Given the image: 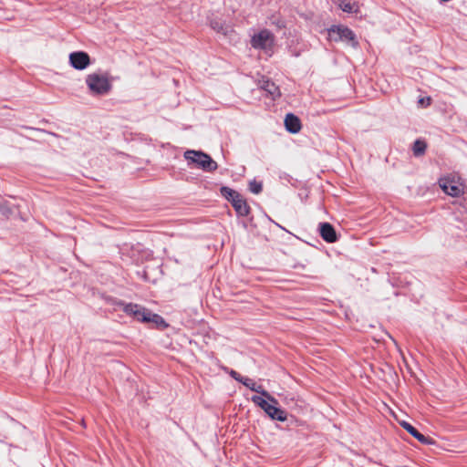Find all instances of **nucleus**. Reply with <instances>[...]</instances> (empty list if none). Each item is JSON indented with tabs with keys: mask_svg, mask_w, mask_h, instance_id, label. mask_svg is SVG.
<instances>
[{
	"mask_svg": "<svg viewBox=\"0 0 467 467\" xmlns=\"http://www.w3.org/2000/svg\"><path fill=\"white\" fill-rule=\"evenodd\" d=\"M116 305L118 306H121L122 311L126 315L132 317L135 320L145 324H151L152 328L163 331L169 327V324L161 315L151 312L141 305L125 303L121 300H119Z\"/></svg>",
	"mask_w": 467,
	"mask_h": 467,
	"instance_id": "f257e3e1",
	"label": "nucleus"
},
{
	"mask_svg": "<svg viewBox=\"0 0 467 467\" xmlns=\"http://www.w3.org/2000/svg\"><path fill=\"white\" fill-rule=\"evenodd\" d=\"M220 192L234 207L237 216L247 217L251 226L255 227L256 223L254 222V216L251 215V208L246 200L235 190L228 187L222 186Z\"/></svg>",
	"mask_w": 467,
	"mask_h": 467,
	"instance_id": "f03ea898",
	"label": "nucleus"
},
{
	"mask_svg": "<svg viewBox=\"0 0 467 467\" xmlns=\"http://www.w3.org/2000/svg\"><path fill=\"white\" fill-rule=\"evenodd\" d=\"M184 158L189 165H194L203 171L211 172L218 168L216 161L202 150H187L184 152Z\"/></svg>",
	"mask_w": 467,
	"mask_h": 467,
	"instance_id": "7ed1b4c3",
	"label": "nucleus"
},
{
	"mask_svg": "<svg viewBox=\"0 0 467 467\" xmlns=\"http://www.w3.org/2000/svg\"><path fill=\"white\" fill-rule=\"evenodd\" d=\"M86 85L90 94L94 96H104L112 89V84L108 77V73H91L86 77Z\"/></svg>",
	"mask_w": 467,
	"mask_h": 467,
	"instance_id": "20e7f679",
	"label": "nucleus"
},
{
	"mask_svg": "<svg viewBox=\"0 0 467 467\" xmlns=\"http://www.w3.org/2000/svg\"><path fill=\"white\" fill-rule=\"evenodd\" d=\"M328 38L335 42H344L354 48L358 46L355 33L345 26H332L328 29Z\"/></svg>",
	"mask_w": 467,
	"mask_h": 467,
	"instance_id": "39448f33",
	"label": "nucleus"
},
{
	"mask_svg": "<svg viewBox=\"0 0 467 467\" xmlns=\"http://www.w3.org/2000/svg\"><path fill=\"white\" fill-rule=\"evenodd\" d=\"M265 413L272 420L285 421L287 418L285 410H282L276 400H275L266 391H265Z\"/></svg>",
	"mask_w": 467,
	"mask_h": 467,
	"instance_id": "423d86ee",
	"label": "nucleus"
},
{
	"mask_svg": "<svg viewBox=\"0 0 467 467\" xmlns=\"http://www.w3.org/2000/svg\"><path fill=\"white\" fill-rule=\"evenodd\" d=\"M439 183L443 192L448 195L458 197L463 193L462 184L455 180L454 177L441 178Z\"/></svg>",
	"mask_w": 467,
	"mask_h": 467,
	"instance_id": "0eeeda50",
	"label": "nucleus"
},
{
	"mask_svg": "<svg viewBox=\"0 0 467 467\" xmlns=\"http://www.w3.org/2000/svg\"><path fill=\"white\" fill-rule=\"evenodd\" d=\"M68 62L77 70H84L91 64L90 57L85 51L71 52L68 57Z\"/></svg>",
	"mask_w": 467,
	"mask_h": 467,
	"instance_id": "6e6552de",
	"label": "nucleus"
},
{
	"mask_svg": "<svg viewBox=\"0 0 467 467\" xmlns=\"http://www.w3.org/2000/svg\"><path fill=\"white\" fill-rule=\"evenodd\" d=\"M319 233L321 237L327 243H335L337 240L334 227L328 223L319 224Z\"/></svg>",
	"mask_w": 467,
	"mask_h": 467,
	"instance_id": "1a4fd4ad",
	"label": "nucleus"
},
{
	"mask_svg": "<svg viewBox=\"0 0 467 467\" xmlns=\"http://www.w3.org/2000/svg\"><path fill=\"white\" fill-rule=\"evenodd\" d=\"M285 126L286 130L293 134L299 132L302 127L299 118L292 113L286 114Z\"/></svg>",
	"mask_w": 467,
	"mask_h": 467,
	"instance_id": "9d476101",
	"label": "nucleus"
},
{
	"mask_svg": "<svg viewBox=\"0 0 467 467\" xmlns=\"http://www.w3.org/2000/svg\"><path fill=\"white\" fill-rule=\"evenodd\" d=\"M334 4L337 5L342 11L352 14L358 13L359 6L356 2H352L351 0H333Z\"/></svg>",
	"mask_w": 467,
	"mask_h": 467,
	"instance_id": "9b49d317",
	"label": "nucleus"
},
{
	"mask_svg": "<svg viewBox=\"0 0 467 467\" xmlns=\"http://www.w3.org/2000/svg\"><path fill=\"white\" fill-rule=\"evenodd\" d=\"M210 26L223 36H226L230 32V26L225 24V22L218 17H213L209 19Z\"/></svg>",
	"mask_w": 467,
	"mask_h": 467,
	"instance_id": "f8f14e48",
	"label": "nucleus"
},
{
	"mask_svg": "<svg viewBox=\"0 0 467 467\" xmlns=\"http://www.w3.org/2000/svg\"><path fill=\"white\" fill-rule=\"evenodd\" d=\"M401 426L403 429H405L410 434H411L415 439H417L419 441L424 444L430 443L429 438L419 432L416 428H414L411 424L409 422L403 421L401 423Z\"/></svg>",
	"mask_w": 467,
	"mask_h": 467,
	"instance_id": "ddd939ff",
	"label": "nucleus"
},
{
	"mask_svg": "<svg viewBox=\"0 0 467 467\" xmlns=\"http://www.w3.org/2000/svg\"><path fill=\"white\" fill-rule=\"evenodd\" d=\"M269 96L272 100H275L277 98H280L281 92L279 87H277L274 82L265 81V98Z\"/></svg>",
	"mask_w": 467,
	"mask_h": 467,
	"instance_id": "4468645a",
	"label": "nucleus"
},
{
	"mask_svg": "<svg viewBox=\"0 0 467 467\" xmlns=\"http://www.w3.org/2000/svg\"><path fill=\"white\" fill-rule=\"evenodd\" d=\"M265 56H271L273 54V47L275 45V40L268 31L265 30Z\"/></svg>",
	"mask_w": 467,
	"mask_h": 467,
	"instance_id": "2eb2a0df",
	"label": "nucleus"
},
{
	"mask_svg": "<svg viewBox=\"0 0 467 467\" xmlns=\"http://www.w3.org/2000/svg\"><path fill=\"white\" fill-rule=\"evenodd\" d=\"M245 387L249 389L255 391L256 393H263V386L257 385L254 379L245 377L243 381H241Z\"/></svg>",
	"mask_w": 467,
	"mask_h": 467,
	"instance_id": "dca6fc26",
	"label": "nucleus"
},
{
	"mask_svg": "<svg viewBox=\"0 0 467 467\" xmlns=\"http://www.w3.org/2000/svg\"><path fill=\"white\" fill-rule=\"evenodd\" d=\"M251 45L254 48L263 49V30H259L253 36Z\"/></svg>",
	"mask_w": 467,
	"mask_h": 467,
	"instance_id": "f3484780",
	"label": "nucleus"
},
{
	"mask_svg": "<svg viewBox=\"0 0 467 467\" xmlns=\"http://www.w3.org/2000/svg\"><path fill=\"white\" fill-rule=\"evenodd\" d=\"M426 143L423 140H417L413 145V153L415 156L422 155L426 150Z\"/></svg>",
	"mask_w": 467,
	"mask_h": 467,
	"instance_id": "a211bd4d",
	"label": "nucleus"
},
{
	"mask_svg": "<svg viewBox=\"0 0 467 467\" xmlns=\"http://www.w3.org/2000/svg\"><path fill=\"white\" fill-rule=\"evenodd\" d=\"M249 190L251 192L258 194L263 190V182H256L255 180L250 182L249 183Z\"/></svg>",
	"mask_w": 467,
	"mask_h": 467,
	"instance_id": "6ab92c4d",
	"label": "nucleus"
},
{
	"mask_svg": "<svg viewBox=\"0 0 467 467\" xmlns=\"http://www.w3.org/2000/svg\"><path fill=\"white\" fill-rule=\"evenodd\" d=\"M13 212H12L11 208L7 206V203L5 201L0 202V213L8 217Z\"/></svg>",
	"mask_w": 467,
	"mask_h": 467,
	"instance_id": "aec40b11",
	"label": "nucleus"
},
{
	"mask_svg": "<svg viewBox=\"0 0 467 467\" xmlns=\"http://www.w3.org/2000/svg\"><path fill=\"white\" fill-rule=\"evenodd\" d=\"M251 400L254 402L256 406L263 409V393H257L254 395Z\"/></svg>",
	"mask_w": 467,
	"mask_h": 467,
	"instance_id": "412c9836",
	"label": "nucleus"
},
{
	"mask_svg": "<svg viewBox=\"0 0 467 467\" xmlns=\"http://www.w3.org/2000/svg\"><path fill=\"white\" fill-rule=\"evenodd\" d=\"M229 374L231 375V377L233 379H234L235 380H237L239 382L243 381V379L245 378L234 369H231Z\"/></svg>",
	"mask_w": 467,
	"mask_h": 467,
	"instance_id": "4be33fe9",
	"label": "nucleus"
},
{
	"mask_svg": "<svg viewBox=\"0 0 467 467\" xmlns=\"http://www.w3.org/2000/svg\"><path fill=\"white\" fill-rule=\"evenodd\" d=\"M425 100L427 101V105H430V102H431V99H430V98L420 99L419 100V103H420V104H424V103H425Z\"/></svg>",
	"mask_w": 467,
	"mask_h": 467,
	"instance_id": "5701e85b",
	"label": "nucleus"
},
{
	"mask_svg": "<svg viewBox=\"0 0 467 467\" xmlns=\"http://www.w3.org/2000/svg\"><path fill=\"white\" fill-rule=\"evenodd\" d=\"M258 88L259 89H263V86H261L260 83L258 84Z\"/></svg>",
	"mask_w": 467,
	"mask_h": 467,
	"instance_id": "b1692460",
	"label": "nucleus"
}]
</instances>
